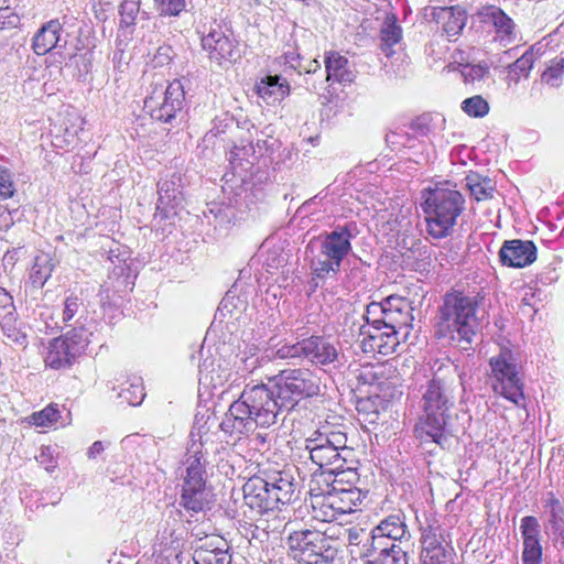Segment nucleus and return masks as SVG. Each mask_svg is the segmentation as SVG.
Returning a JSON list of instances; mask_svg holds the SVG:
<instances>
[{
    "mask_svg": "<svg viewBox=\"0 0 564 564\" xmlns=\"http://www.w3.org/2000/svg\"><path fill=\"white\" fill-rule=\"evenodd\" d=\"M449 37H433L425 46L427 55L432 56L434 61L448 59L452 52V44Z\"/></svg>",
    "mask_w": 564,
    "mask_h": 564,
    "instance_id": "obj_45",
    "label": "nucleus"
},
{
    "mask_svg": "<svg viewBox=\"0 0 564 564\" xmlns=\"http://www.w3.org/2000/svg\"><path fill=\"white\" fill-rule=\"evenodd\" d=\"M465 183L476 200L488 199L494 195L495 186L489 177L471 172L465 177Z\"/></svg>",
    "mask_w": 564,
    "mask_h": 564,
    "instance_id": "obj_37",
    "label": "nucleus"
},
{
    "mask_svg": "<svg viewBox=\"0 0 564 564\" xmlns=\"http://www.w3.org/2000/svg\"><path fill=\"white\" fill-rule=\"evenodd\" d=\"M62 37H32V47L35 54L44 55L58 48Z\"/></svg>",
    "mask_w": 564,
    "mask_h": 564,
    "instance_id": "obj_53",
    "label": "nucleus"
},
{
    "mask_svg": "<svg viewBox=\"0 0 564 564\" xmlns=\"http://www.w3.org/2000/svg\"><path fill=\"white\" fill-rule=\"evenodd\" d=\"M444 533V529L436 523H430L422 529V564H452L454 549L451 542L446 541Z\"/></svg>",
    "mask_w": 564,
    "mask_h": 564,
    "instance_id": "obj_11",
    "label": "nucleus"
},
{
    "mask_svg": "<svg viewBox=\"0 0 564 564\" xmlns=\"http://www.w3.org/2000/svg\"><path fill=\"white\" fill-rule=\"evenodd\" d=\"M543 508L546 517L545 529L553 541L564 547V506L553 492L543 497Z\"/></svg>",
    "mask_w": 564,
    "mask_h": 564,
    "instance_id": "obj_21",
    "label": "nucleus"
},
{
    "mask_svg": "<svg viewBox=\"0 0 564 564\" xmlns=\"http://www.w3.org/2000/svg\"><path fill=\"white\" fill-rule=\"evenodd\" d=\"M200 380L208 381L214 388L221 387L224 383L231 379L232 372L229 369V362L226 360L219 361L217 367H214V361L205 359L199 365Z\"/></svg>",
    "mask_w": 564,
    "mask_h": 564,
    "instance_id": "obj_31",
    "label": "nucleus"
},
{
    "mask_svg": "<svg viewBox=\"0 0 564 564\" xmlns=\"http://www.w3.org/2000/svg\"><path fill=\"white\" fill-rule=\"evenodd\" d=\"M357 235L355 223L338 225L329 232H323L310 240L305 248L312 280L334 279L339 273L344 259L351 252V240Z\"/></svg>",
    "mask_w": 564,
    "mask_h": 564,
    "instance_id": "obj_4",
    "label": "nucleus"
},
{
    "mask_svg": "<svg viewBox=\"0 0 564 564\" xmlns=\"http://www.w3.org/2000/svg\"><path fill=\"white\" fill-rule=\"evenodd\" d=\"M45 33H51L52 35H58L59 33H66L69 35V32L64 29V22H61L58 19L51 20L44 23L37 31L35 35H44Z\"/></svg>",
    "mask_w": 564,
    "mask_h": 564,
    "instance_id": "obj_60",
    "label": "nucleus"
},
{
    "mask_svg": "<svg viewBox=\"0 0 564 564\" xmlns=\"http://www.w3.org/2000/svg\"><path fill=\"white\" fill-rule=\"evenodd\" d=\"M310 490L313 518L322 522L337 521L340 516L335 501H333L334 495L330 492V489L326 486V490L316 491V489L311 486Z\"/></svg>",
    "mask_w": 564,
    "mask_h": 564,
    "instance_id": "obj_25",
    "label": "nucleus"
},
{
    "mask_svg": "<svg viewBox=\"0 0 564 564\" xmlns=\"http://www.w3.org/2000/svg\"><path fill=\"white\" fill-rule=\"evenodd\" d=\"M354 463L355 459L352 458V463H348L339 469L327 471L328 476H333L332 484H328L327 487L334 489L356 487L359 481V474L357 468L352 466Z\"/></svg>",
    "mask_w": 564,
    "mask_h": 564,
    "instance_id": "obj_38",
    "label": "nucleus"
},
{
    "mask_svg": "<svg viewBox=\"0 0 564 564\" xmlns=\"http://www.w3.org/2000/svg\"><path fill=\"white\" fill-rule=\"evenodd\" d=\"M0 326L6 338L19 347L28 345L26 334L17 325V318L12 311H8L0 319Z\"/></svg>",
    "mask_w": 564,
    "mask_h": 564,
    "instance_id": "obj_39",
    "label": "nucleus"
},
{
    "mask_svg": "<svg viewBox=\"0 0 564 564\" xmlns=\"http://www.w3.org/2000/svg\"><path fill=\"white\" fill-rule=\"evenodd\" d=\"M141 0H123L120 6V25L131 26L140 10Z\"/></svg>",
    "mask_w": 564,
    "mask_h": 564,
    "instance_id": "obj_50",
    "label": "nucleus"
},
{
    "mask_svg": "<svg viewBox=\"0 0 564 564\" xmlns=\"http://www.w3.org/2000/svg\"><path fill=\"white\" fill-rule=\"evenodd\" d=\"M202 47L209 52V57L219 65L235 63L241 57L242 47L237 37H199Z\"/></svg>",
    "mask_w": 564,
    "mask_h": 564,
    "instance_id": "obj_20",
    "label": "nucleus"
},
{
    "mask_svg": "<svg viewBox=\"0 0 564 564\" xmlns=\"http://www.w3.org/2000/svg\"><path fill=\"white\" fill-rule=\"evenodd\" d=\"M490 66L487 62L468 63L460 68V74L466 83L482 80L489 74Z\"/></svg>",
    "mask_w": 564,
    "mask_h": 564,
    "instance_id": "obj_47",
    "label": "nucleus"
},
{
    "mask_svg": "<svg viewBox=\"0 0 564 564\" xmlns=\"http://www.w3.org/2000/svg\"><path fill=\"white\" fill-rule=\"evenodd\" d=\"M520 530L523 539L522 564H541L540 524L536 518L527 516L521 519Z\"/></svg>",
    "mask_w": 564,
    "mask_h": 564,
    "instance_id": "obj_18",
    "label": "nucleus"
},
{
    "mask_svg": "<svg viewBox=\"0 0 564 564\" xmlns=\"http://www.w3.org/2000/svg\"><path fill=\"white\" fill-rule=\"evenodd\" d=\"M54 264L48 254H40L34 259L30 271V281L34 288H42L52 275Z\"/></svg>",
    "mask_w": 564,
    "mask_h": 564,
    "instance_id": "obj_40",
    "label": "nucleus"
},
{
    "mask_svg": "<svg viewBox=\"0 0 564 564\" xmlns=\"http://www.w3.org/2000/svg\"><path fill=\"white\" fill-rule=\"evenodd\" d=\"M411 311V303L399 295L370 303L366 312L368 326L360 329L362 351L383 356L393 354L400 344V330L406 329L413 321Z\"/></svg>",
    "mask_w": 564,
    "mask_h": 564,
    "instance_id": "obj_2",
    "label": "nucleus"
},
{
    "mask_svg": "<svg viewBox=\"0 0 564 564\" xmlns=\"http://www.w3.org/2000/svg\"><path fill=\"white\" fill-rule=\"evenodd\" d=\"M402 32L401 26L397 23L394 14H387L381 25L380 35H400Z\"/></svg>",
    "mask_w": 564,
    "mask_h": 564,
    "instance_id": "obj_61",
    "label": "nucleus"
},
{
    "mask_svg": "<svg viewBox=\"0 0 564 564\" xmlns=\"http://www.w3.org/2000/svg\"><path fill=\"white\" fill-rule=\"evenodd\" d=\"M319 392V379L308 369L280 372L274 388L264 383L247 384L238 400L226 412L220 430L239 438L257 427L269 429L278 423L284 410H291L301 399Z\"/></svg>",
    "mask_w": 564,
    "mask_h": 564,
    "instance_id": "obj_1",
    "label": "nucleus"
},
{
    "mask_svg": "<svg viewBox=\"0 0 564 564\" xmlns=\"http://www.w3.org/2000/svg\"><path fill=\"white\" fill-rule=\"evenodd\" d=\"M161 15H178L185 9V0H154Z\"/></svg>",
    "mask_w": 564,
    "mask_h": 564,
    "instance_id": "obj_55",
    "label": "nucleus"
},
{
    "mask_svg": "<svg viewBox=\"0 0 564 564\" xmlns=\"http://www.w3.org/2000/svg\"><path fill=\"white\" fill-rule=\"evenodd\" d=\"M193 561L195 564H231V555L227 549L206 543L195 549Z\"/></svg>",
    "mask_w": 564,
    "mask_h": 564,
    "instance_id": "obj_36",
    "label": "nucleus"
},
{
    "mask_svg": "<svg viewBox=\"0 0 564 564\" xmlns=\"http://www.w3.org/2000/svg\"><path fill=\"white\" fill-rule=\"evenodd\" d=\"M91 333L84 327V324H78L73 329L67 332L64 336H59L61 339H65L66 344L72 348V346H78V356L85 350L87 345L89 344V337Z\"/></svg>",
    "mask_w": 564,
    "mask_h": 564,
    "instance_id": "obj_44",
    "label": "nucleus"
},
{
    "mask_svg": "<svg viewBox=\"0 0 564 564\" xmlns=\"http://www.w3.org/2000/svg\"><path fill=\"white\" fill-rule=\"evenodd\" d=\"M192 452L193 454H191L185 462L186 475L184 482H194V485L198 482H206L203 454L196 449H193Z\"/></svg>",
    "mask_w": 564,
    "mask_h": 564,
    "instance_id": "obj_42",
    "label": "nucleus"
},
{
    "mask_svg": "<svg viewBox=\"0 0 564 564\" xmlns=\"http://www.w3.org/2000/svg\"><path fill=\"white\" fill-rule=\"evenodd\" d=\"M347 58L337 52H327L325 55V67L327 80L346 83L351 80V74L347 70Z\"/></svg>",
    "mask_w": 564,
    "mask_h": 564,
    "instance_id": "obj_35",
    "label": "nucleus"
},
{
    "mask_svg": "<svg viewBox=\"0 0 564 564\" xmlns=\"http://www.w3.org/2000/svg\"><path fill=\"white\" fill-rule=\"evenodd\" d=\"M489 365V382L494 392L516 405H521L524 401L523 380L514 354L503 347L498 355L490 358Z\"/></svg>",
    "mask_w": 564,
    "mask_h": 564,
    "instance_id": "obj_9",
    "label": "nucleus"
},
{
    "mask_svg": "<svg viewBox=\"0 0 564 564\" xmlns=\"http://www.w3.org/2000/svg\"><path fill=\"white\" fill-rule=\"evenodd\" d=\"M474 52V48L463 50L459 46L453 47L448 57L451 61L449 65L457 64L460 68H463L465 64L476 61V58L473 56Z\"/></svg>",
    "mask_w": 564,
    "mask_h": 564,
    "instance_id": "obj_58",
    "label": "nucleus"
},
{
    "mask_svg": "<svg viewBox=\"0 0 564 564\" xmlns=\"http://www.w3.org/2000/svg\"><path fill=\"white\" fill-rule=\"evenodd\" d=\"M283 58V64L290 66L291 68H296L297 59L300 55L294 51L284 52L281 56Z\"/></svg>",
    "mask_w": 564,
    "mask_h": 564,
    "instance_id": "obj_64",
    "label": "nucleus"
},
{
    "mask_svg": "<svg viewBox=\"0 0 564 564\" xmlns=\"http://www.w3.org/2000/svg\"><path fill=\"white\" fill-rule=\"evenodd\" d=\"M558 279V274L556 272V268L551 263L542 269V271L538 274V281L547 285L555 282Z\"/></svg>",
    "mask_w": 564,
    "mask_h": 564,
    "instance_id": "obj_62",
    "label": "nucleus"
},
{
    "mask_svg": "<svg viewBox=\"0 0 564 564\" xmlns=\"http://www.w3.org/2000/svg\"><path fill=\"white\" fill-rule=\"evenodd\" d=\"M304 339L292 345H283L275 351L278 359L304 358Z\"/></svg>",
    "mask_w": 564,
    "mask_h": 564,
    "instance_id": "obj_54",
    "label": "nucleus"
},
{
    "mask_svg": "<svg viewBox=\"0 0 564 564\" xmlns=\"http://www.w3.org/2000/svg\"><path fill=\"white\" fill-rule=\"evenodd\" d=\"M432 118L430 115H422L415 118L409 126V130L414 137H426L431 130Z\"/></svg>",
    "mask_w": 564,
    "mask_h": 564,
    "instance_id": "obj_56",
    "label": "nucleus"
},
{
    "mask_svg": "<svg viewBox=\"0 0 564 564\" xmlns=\"http://www.w3.org/2000/svg\"><path fill=\"white\" fill-rule=\"evenodd\" d=\"M564 77V58H555L551 62L547 68L541 75V82H533L530 96L534 97L538 94H541L543 84L549 85L550 87H558Z\"/></svg>",
    "mask_w": 564,
    "mask_h": 564,
    "instance_id": "obj_33",
    "label": "nucleus"
},
{
    "mask_svg": "<svg viewBox=\"0 0 564 564\" xmlns=\"http://www.w3.org/2000/svg\"><path fill=\"white\" fill-rule=\"evenodd\" d=\"M206 482H184L180 505L191 514L205 510L209 503L208 492L205 487Z\"/></svg>",
    "mask_w": 564,
    "mask_h": 564,
    "instance_id": "obj_28",
    "label": "nucleus"
},
{
    "mask_svg": "<svg viewBox=\"0 0 564 564\" xmlns=\"http://www.w3.org/2000/svg\"><path fill=\"white\" fill-rule=\"evenodd\" d=\"M357 410L360 415H364V420L368 423H376L379 420V411L370 398L359 400Z\"/></svg>",
    "mask_w": 564,
    "mask_h": 564,
    "instance_id": "obj_57",
    "label": "nucleus"
},
{
    "mask_svg": "<svg viewBox=\"0 0 564 564\" xmlns=\"http://www.w3.org/2000/svg\"><path fill=\"white\" fill-rule=\"evenodd\" d=\"M258 158L252 142L241 141L239 144H235L228 153L234 176H237L241 183L246 182L249 175L252 174Z\"/></svg>",
    "mask_w": 564,
    "mask_h": 564,
    "instance_id": "obj_19",
    "label": "nucleus"
},
{
    "mask_svg": "<svg viewBox=\"0 0 564 564\" xmlns=\"http://www.w3.org/2000/svg\"><path fill=\"white\" fill-rule=\"evenodd\" d=\"M158 195L156 209L162 213L163 217L167 218L171 214H176L175 209L184 200L181 174L173 172L161 178L158 183Z\"/></svg>",
    "mask_w": 564,
    "mask_h": 564,
    "instance_id": "obj_14",
    "label": "nucleus"
},
{
    "mask_svg": "<svg viewBox=\"0 0 564 564\" xmlns=\"http://www.w3.org/2000/svg\"><path fill=\"white\" fill-rule=\"evenodd\" d=\"M462 108L468 116L475 118H481L489 111L487 100L479 95L465 99L462 104Z\"/></svg>",
    "mask_w": 564,
    "mask_h": 564,
    "instance_id": "obj_48",
    "label": "nucleus"
},
{
    "mask_svg": "<svg viewBox=\"0 0 564 564\" xmlns=\"http://www.w3.org/2000/svg\"><path fill=\"white\" fill-rule=\"evenodd\" d=\"M295 484L285 471H276L268 479L254 476L242 487L243 501L251 511L264 514L280 508V505L291 502Z\"/></svg>",
    "mask_w": 564,
    "mask_h": 564,
    "instance_id": "obj_7",
    "label": "nucleus"
},
{
    "mask_svg": "<svg viewBox=\"0 0 564 564\" xmlns=\"http://www.w3.org/2000/svg\"><path fill=\"white\" fill-rule=\"evenodd\" d=\"M426 230L435 239L451 236L458 217L465 210V198L455 185L437 184L422 194Z\"/></svg>",
    "mask_w": 564,
    "mask_h": 564,
    "instance_id": "obj_6",
    "label": "nucleus"
},
{
    "mask_svg": "<svg viewBox=\"0 0 564 564\" xmlns=\"http://www.w3.org/2000/svg\"><path fill=\"white\" fill-rule=\"evenodd\" d=\"M185 107V91L180 80L167 86L155 84L144 98L143 109L150 117L160 122L173 124L177 121Z\"/></svg>",
    "mask_w": 564,
    "mask_h": 564,
    "instance_id": "obj_10",
    "label": "nucleus"
},
{
    "mask_svg": "<svg viewBox=\"0 0 564 564\" xmlns=\"http://www.w3.org/2000/svg\"><path fill=\"white\" fill-rule=\"evenodd\" d=\"M87 313L84 306L83 299L78 295L70 294L64 300V306L62 311V321L64 324H69L75 317V324H82V318Z\"/></svg>",
    "mask_w": 564,
    "mask_h": 564,
    "instance_id": "obj_43",
    "label": "nucleus"
},
{
    "mask_svg": "<svg viewBox=\"0 0 564 564\" xmlns=\"http://www.w3.org/2000/svg\"><path fill=\"white\" fill-rule=\"evenodd\" d=\"M254 91L267 105H274L290 95V84L281 75L267 74L256 82Z\"/></svg>",
    "mask_w": 564,
    "mask_h": 564,
    "instance_id": "obj_23",
    "label": "nucleus"
},
{
    "mask_svg": "<svg viewBox=\"0 0 564 564\" xmlns=\"http://www.w3.org/2000/svg\"><path fill=\"white\" fill-rule=\"evenodd\" d=\"M15 193V185L13 182L12 173L0 166V200L8 199Z\"/></svg>",
    "mask_w": 564,
    "mask_h": 564,
    "instance_id": "obj_52",
    "label": "nucleus"
},
{
    "mask_svg": "<svg viewBox=\"0 0 564 564\" xmlns=\"http://www.w3.org/2000/svg\"><path fill=\"white\" fill-rule=\"evenodd\" d=\"M20 25V17L10 8H0V32L17 33Z\"/></svg>",
    "mask_w": 564,
    "mask_h": 564,
    "instance_id": "obj_51",
    "label": "nucleus"
},
{
    "mask_svg": "<svg viewBox=\"0 0 564 564\" xmlns=\"http://www.w3.org/2000/svg\"><path fill=\"white\" fill-rule=\"evenodd\" d=\"M417 422L414 432L422 442L442 445L454 408V397L446 382L434 375L420 387Z\"/></svg>",
    "mask_w": 564,
    "mask_h": 564,
    "instance_id": "obj_5",
    "label": "nucleus"
},
{
    "mask_svg": "<svg viewBox=\"0 0 564 564\" xmlns=\"http://www.w3.org/2000/svg\"><path fill=\"white\" fill-rule=\"evenodd\" d=\"M401 37H380L379 48L386 57L394 54V46L399 44Z\"/></svg>",
    "mask_w": 564,
    "mask_h": 564,
    "instance_id": "obj_63",
    "label": "nucleus"
},
{
    "mask_svg": "<svg viewBox=\"0 0 564 564\" xmlns=\"http://www.w3.org/2000/svg\"><path fill=\"white\" fill-rule=\"evenodd\" d=\"M35 458L37 463L48 473H52L57 466L53 449L50 446H42L40 454Z\"/></svg>",
    "mask_w": 564,
    "mask_h": 564,
    "instance_id": "obj_59",
    "label": "nucleus"
},
{
    "mask_svg": "<svg viewBox=\"0 0 564 564\" xmlns=\"http://www.w3.org/2000/svg\"><path fill=\"white\" fill-rule=\"evenodd\" d=\"M59 417L61 415L57 404H50L43 410L34 412L30 416V422L35 426L48 427L57 423Z\"/></svg>",
    "mask_w": 564,
    "mask_h": 564,
    "instance_id": "obj_46",
    "label": "nucleus"
},
{
    "mask_svg": "<svg viewBox=\"0 0 564 564\" xmlns=\"http://www.w3.org/2000/svg\"><path fill=\"white\" fill-rule=\"evenodd\" d=\"M305 449L310 453V458L321 469H325V473L329 470H336L348 463H352V457L341 455L340 452H335L333 448L327 446H319L312 448L305 444Z\"/></svg>",
    "mask_w": 564,
    "mask_h": 564,
    "instance_id": "obj_27",
    "label": "nucleus"
},
{
    "mask_svg": "<svg viewBox=\"0 0 564 564\" xmlns=\"http://www.w3.org/2000/svg\"><path fill=\"white\" fill-rule=\"evenodd\" d=\"M78 357V346L69 348L61 337L50 341L45 356V364L52 369H62L73 365Z\"/></svg>",
    "mask_w": 564,
    "mask_h": 564,
    "instance_id": "obj_26",
    "label": "nucleus"
},
{
    "mask_svg": "<svg viewBox=\"0 0 564 564\" xmlns=\"http://www.w3.org/2000/svg\"><path fill=\"white\" fill-rule=\"evenodd\" d=\"M304 358L319 366L335 367L339 359V352L335 345L321 336H311L304 339Z\"/></svg>",
    "mask_w": 564,
    "mask_h": 564,
    "instance_id": "obj_22",
    "label": "nucleus"
},
{
    "mask_svg": "<svg viewBox=\"0 0 564 564\" xmlns=\"http://www.w3.org/2000/svg\"><path fill=\"white\" fill-rule=\"evenodd\" d=\"M334 495V500L339 516L351 513L355 507L361 503L365 495L357 487L351 488H329Z\"/></svg>",
    "mask_w": 564,
    "mask_h": 564,
    "instance_id": "obj_32",
    "label": "nucleus"
},
{
    "mask_svg": "<svg viewBox=\"0 0 564 564\" xmlns=\"http://www.w3.org/2000/svg\"><path fill=\"white\" fill-rule=\"evenodd\" d=\"M288 545L290 556L303 564H333L337 556L335 541L318 530L294 531Z\"/></svg>",
    "mask_w": 564,
    "mask_h": 564,
    "instance_id": "obj_8",
    "label": "nucleus"
},
{
    "mask_svg": "<svg viewBox=\"0 0 564 564\" xmlns=\"http://www.w3.org/2000/svg\"><path fill=\"white\" fill-rule=\"evenodd\" d=\"M382 540H366L356 544V553L365 564H408V546L384 544Z\"/></svg>",
    "mask_w": 564,
    "mask_h": 564,
    "instance_id": "obj_12",
    "label": "nucleus"
},
{
    "mask_svg": "<svg viewBox=\"0 0 564 564\" xmlns=\"http://www.w3.org/2000/svg\"><path fill=\"white\" fill-rule=\"evenodd\" d=\"M262 358L259 356V349L254 346L249 347L247 350L236 356L235 367L237 375L241 377L252 373L261 366Z\"/></svg>",
    "mask_w": 564,
    "mask_h": 564,
    "instance_id": "obj_41",
    "label": "nucleus"
},
{
    "mask_svg": "<svg viewBox=\"0 0 564 564\" xmlns=\"http://www.w3.org/2000/svg\"><path fill=\"white\" fill-rule=\"evenodd\" d=\"M382 540L387 544H401L410 546L411 533L402 513L390 514L372 529L366 540Z\"/></svg>",
    "mask_w": 564,
    "mask_h": 564,
    "instance_id": "obj_13",
    "label": "nucleus"
},
{
    "mask_svg": "<svg viewBox=\"0 0 564 564\" xmlns=\"http://www.w3.org/2000/svg\"><path fill=\"white\" fill-rule=\"evenodd\" d=\"M395 372L397 370L393 367L380 365L365 370L360 375V378L377 390L384 392L390 387H394L397 384L398 376Z\"/></svg>",
    "mask_w": 564,
    "mask_h": 564,
    "instance_id": "obj_30",
    "label": "nucleus"
},
{
    "mask_svg": "<svg viewBox=\"0 0 564 564\" xmlns=\"http://www.w3.org/2000/svg\"><path fill=\"white\" fill-rule=\"evenodd\" d=\"M536 247L531 240H506L499 250V261L509 268H525L536 260Z\"/></svg>",
    "mask_w": 564,
    "mask_h": 564,
    "instance_id": "obj_15",
    "label": "nucleus"
},
{
    "mask_svg": "<svg viewBox=\"0 0 564 564\" xmlns=\"http://www.w3.org/2000/svg\"><path fill=\"white\" fill-rule=\"evenodd\" d=\"M387 143L398 151L409 150L412 151L406 159L416 164H426L430 162V154L425 152V143L420 141L416 137L412 135L410 130H397L386 135Z\"/></svg>",
    "mask_w": 564,
    "mask_h": 564,
    "instance_id": "obj_17",
    "label": "nucleus"
},
{
    "mask_svg": "<svg viewBox=\"0 0 564 564\" xmlns=\"http://www.w3.org/2000/svg\"><path fill=\"white\" fill-rule=\"evenodd\" d=\"M305 444L312 448L319 446H327L335 452H340L341 455L354 456V449L347 446V435L338 426L326 423L313 431L305 440Z\"/></svg>",
    "mask_w": 564,
    "mask_h": 564,
    "instance_id": "obj_16",
    "label": "nucleus"
},
{
    "mask_svg": "<svg viewBox=\"0 0 564 564\" xmlns=\"http://www.w3.org/2000/svg\"><path fill=\"white\" fill-rule=\"evenodd\" d=\"M119 397L123 399L130 405H139L143 401L145 393L140 382V378L134 379L128 388L122 389L119 392Z\"/></svg>",
    "mask_w": 564,
    "mask_h": 564,
    "instance_id": "obj_49",
    "label": "nucleus"
},
{
    "mask_svg": "<svg viewBox=\"0 0 564 564\" xmlns=\"http://www.w3.org/2000/svg\"><path fill=\"white\" fill-rule=\"evenodd\" d=\"M482 301L484 297L475 291L447 292L440 307L438 336L468 349L485 325Z\"/></svg>",
    "mask_w": 564,
    "mask_h": 564,
    "instance_id": "obj_3",
    "label": "nucleus"
},
{
    "mask_svg": "<svg viewBox=\"0 0 564 564\" xmlns=\"http://www.w3.org/2000/svg\"><path fill=\"white\" fill-rule=\"evenodd\" d=\"M535 62L533 48H528L519 58L508 66L506 82L510 87L519 84L522 77L528 78Z\"/></svg>",
    "mask_w": 564,
    "mask_h": 564,
    "instance_id": "obj_34",
    "label": "nucleus"
},
{
    "mask_svg": "<svg viewBox=\"0 0 564 564\" xmlns=\"http://www.w3.org/2000/svg\"><path fill=\"white\" fill-rule=\"evenodd\" d=\"M474 19L484 24V30L490 32L492 28L500 35H512L516 26L513 20L495 6L484 7Z\"/></svg>",
    "mask_w": 564,
    "mask_h": 564,
    "instance_id": "obj_24",
    "label": "nucleus"
},
{
    "mask_svg": "<svg viewBox=\"0 0 564 564\" xmlns=\"http://www.w3.org/2000/svg\"><path fill=\"white\" fill-rule=\"evenodd\" d=\"M436 22L446 35H459L467 22V12L456 6L440 8L435 13Z\"/></svg>",
    "mask_w": 564,
    "mask_h": 564,
    "instance_id": "obj_29",
    "label": "nucleus"
}]
</instances>
